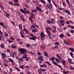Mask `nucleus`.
Segmentation results:
<instances>
[{"label":"nucleus","instance_id":"nucleus-1","mask_svg":"<svg viewBox=\"0 0 74 74\" xmlns=\"http://www.w3.org/2000/svg\"><path fill=\"white\" fill-rule=\"evenodd\" d=\"M19 51L21 53L24 54L23 58L25 59H26V58L27 57V55L25 54V53L27 52L26 50L25 49H19Z\"/></svg>","mask_w":74,"mask_h":74},{"label":"nucleus","instance_id":"nucleus-2","mask_svg":"<svg viewBox=\"0 0 74 74\" xmlns=\"http://www.w3.org/2000/svg\"><path fill=\"white\" fill-rule=\"evenodd\" d=\"M52 29L49 27H47V28L46 29V32L48 34V37L50 39H52V37H51V33L49 30H51Z\"/></svg>","mask_w":74,"mask_h":74},{"label":"nucleus","instance_id":"nucleus-3","mask_svg":"<svg viewBox=\"0 0 74 74\" xmlns=\"http://www.w3.org/2000/svg\"><path fill=\"white\" fill-rule=\"evenodd\" d=\"M24 31L26 32V33L27 34H29V32L26 28H24L23 30H22L21 32L22 33H23L24 34H25V32H23Z\"/></svg>","mask_w":74,"mask_h":74},{"label":"nucleus","instance_id":"nucleus-4","mask_svg":"<svg viewBox=\"0 0 74 74\" xmlns=\"http://www.w3.org/2000/svg\"><path fill=\"white\" fill-rule=\"evenodd\" d=\"M40 36L41 37V39H42V41L43 40V39L44 38V37H45V35L44 34L43 32H42L41 33Z\"/></svg>","mask_w":74,"mask_h":74},{"label":"nucleus","instance_id":"nucleus-5","mask_svg":"<svg viewBox=\"0 0 74 74\" xmlns=\"http://www.w3.org/2000/svg\"><path fill=\"white\" fill-rule=\"evenodd\" d=\"M29 39H31V40H34V41H35L36 40V39L37 38V37H36V36H33L32 37H29Z\"/></svg>","mask_w":74,"mask_h":74},{"label":"nucleus","instance_id":"nucleus-6","mask_svg":"<svg viewBox=\"0 0 74 74\" xmlns=\"http://www.w3.org/2000/svg\"><path fill=\"white\" fill-rule=\"evenodd\" d=\"M35 27H39V26H37V24L36 23H34L33 24V25H32L31 26V28H32L33 29H34V28H35Z\"/></svg>","mask_w":74,"mask_h":74},{"label":"nucleus","instance_id":"nucleus-7","mask_svg":"<svg viewBox=\"0 0 74 74\" xmlns=\"http://www.w3.org/2000/svg\"><path fill=\"white\" fill-rule=\"evenodd\" d=\"M1 55L3 57L2 58H3V59H4V58H7V55L5 54V53H1Z\"/></svg>","mask_w":74,"mask_h":74},{"label":"nucleus","instance_id":"nucleus-8","mask_svg":"<svg viewBox=\"0 0 74 74\" xmlns=\"http://www.w3.org/2000/svg\"><path fill=\"white\" fill-rule=\"evenodd\" d=\"M36 10H37V11H39L40 12H43L42 10L38 7H36Z\"/></svg>","mask_w":74,"mask_h":74},{"label":"nucleus","instance_id":"nucleus-9","mask_svg":"<svg viewBox=\"0 0 74 74\" xmlns=\"http://www.w3.org/2000/svg\"><path fill=\"white\" fill-rule=\"evenodd\" d=\"M60 23H61V25L62 26H64V21L62 20L61 19L60 21Z\"/></svg>","mask_w":74,"mask_h":74},{"label":"nucleus","instance_id":"nucleus-10","mask_svg":"<svg viewBox=\"0 0 74 74\" xmlns=\"http://www.w3.org/2000/svg\"><path fill=\"white\" fill-rule=\"evenodd\" d=\"M64 12H66V13H67L68 15H71V13H70V12L68 10H64Z\"/></svg>","mask_w":74,"mask_h":74},{"label":"nucleus","instance_id":"nucleus-11","mask_svg":"<svg viewBox=\"0 0 74 74\" xmlns=\"http://www.w3.org/2000/svg\"><path fill=\"white\" fill-rule=\"evenodd\" d=\"M64 42L65 44H66V45H69V41L67 40H64Z\"/></svg>","mask_w":74,"mask_h":74},{"label":"nucleus","instance_id":"nucleus-12","mask_svg":"<svg viewBox=\"0 0 74 74\" xmlns=\"http://www.w3.org/2000/svg\"><path fill=\"white\" fill-rule=\"evenodd\" d=\"M56 56L57 57V58H58V59H60V60H63V59L62 58H61V56H60L59 55V54H57L56 55Z\"/></svg>","mask_w":74,"mask_h":74},{"label":"nucleus","instance_id":"nucleus-13","mask_svg":"<svg viewBox=\"0 0 74 74\" xmlns=\"http://www.w3.org/2000/svg\"><path fill=\"white\" fill-rule=\"evenodd\" d=\"M55 59V57H52L51 58H49V60L50 61H52L53 62L54 61V59Z\"/></svg>","mask_w":74,"mask_h":74},{"label":"nucleus","instance_id":"nucleus-14","mask_svg":"<svg viewBox=\"0 0 74 74\" xmlns=\"http://www.w3.org/2000/svg\"><path fill=\"white\" fill-rule=\"evenodd\" d=\"M42 58H43V56H40L39 57V59L40 60L41 62H42V61H43V59H42Z\"/></svg>","mask_w":74,"mask_h":74},{"label":"nucleus","instance_id":"nucleus-15","mask_svg":"<svg viewBox=\"0 0 74 74\" xmlns=\"http://www.w3.org/2000/svg\"><path fill=\"white\" fill-rule=\"evenodd\" d=\"M67 4H68V5H70V7H72V6H73V5H72V4H71V2H70V3H70V2L69 1L67 2Z\"/></svg>","mask_w":74,"mask_h":74},{"label":"nucleus","instance_id":"nucleus-16","mask_svg":"<svg viewBox=\"0 0 74 74\" xmlns=\"http://www.w3.org/2000/svg\"><path fill=\"white\" fill-rule=\"evenodd\" d=\"M41 48L42 49H44L45 48V46L44 45H42L41 46Z\"/></svg>","mask_w":74,"mask_h":74},{"label":"nucleus","instance_id":"nucleus-17","mask_svg":"<svg viewBox=\"0 0 74 74\" xmlns=\"http://www.w3.org/2000/svg\"><path fill=\"white\" fill-rule=\"evenodd\" d=\"M68 60H69V63H70L71 64H73V62L71 61H72V60L71 59H68Z\"/></svg>","mask_w":74,"mask_h":74},{"label":"nucleus","instance_id":"nucleus-18","mask_svg":"<svg viewBox=\"0 0 74 74\" xmlns=\"http://www.w3.org/2000/svg\"><path fill=\"white\" fill-rule=\"evenodd\" d=\"M54 59L56 60V61H57V62H57V63H59V62H61V61L60 60H59V59H58V58H55V57Z\"/></svg>","mask_w":74,"mask_h":74},{"label":"nucleus","instance_id":"nucleus-19","mask_svg":"<svg viewBox=\"0 0 74 74\" xmlns=\"http://www.w3.org/2000/svg\"><path fill=\"white\" fill-rule=\"evenodd\" d=\"M44 52V54L45 56H47V58H48L49 56L48 55V54H47V52L45 51Z\"/></svg>","mask_w":74,"mask_h":74},{"label":"nucleus","instance_id":"nucleus-20","mask_svg":"<svg viewBox=\"0 0 74 74\" xmlns=\"http://www.w3.org/2000/svg\"><path fill=\"white\" fill-rule=\"evenodd\" d=\"M41 69H38V71L39 72V74H41L42 73V70H41Z\"/></svg>","mask_w":74,"mask_h":74},{"label":"nucleus","instance_id":"nucleus-21","mask_svg":"<svg viewBox=\"0 0 74 74\" xmlns=\"http://www.w3.org/2000/svg\"><path fill=\"white\" fill-rule=\"evenodd\" d=\"M33 2L34 3L36 4H38L39 3L37 1H33Z\"/></svg>","mask_w":74,"mask_h":74},{"label":"nucleus","instance_id":"nucleus-22","mask_svg":"<svg viewBox=\"0 0 74 74\" xmlns=\"http://www.w3.org/2000/svg\"><path fill=\"white\" fill-rule=\"evenodd\" d=\"M64 35L62 34H60V37L61 38H63L64 37Z\"/></svg>","mask_w":74,"mask_h":74},{"label":"nucleus","instance_id":"nucleus-23","mask_svg":"<svg viewBox=\"0 0 74 74\" xmlns=\"http://www.w3.org/2000/svg\"><path fill=\"white\" fill-rule=\"evenodd\" d=\"M19 28L20 29H22V24H20L19 25Z\"/></svg>","mask_w":74,"mask_h":74},{"label":"nucleus","instance_id":"nucleus-24","mask_svg":"<svg viewBox=\"0 0 74 74\" xmlns=\"http://www.w3.org/2000/svg\"><path fill=\"white\" fill-rule=\"evenodd\" d=\"M48 1L49 4L50 5H51V8H52V5L51 3V0H50V1Z\"/></svg>","mask_w":74,"mask_h":74},{"label":"nucleus","instance_id":"nucleus-25","mask_svg":"<svg viewBox=\"0 0 74 74\" xmlns=\"http://www.w3.org/2000/svg\"><path fill=\"white\" fill-rule=\"evenodd\" d=\"M31 16H32L33 18H35V16H34V14L32 13H31V14H30Z\"/></svg>","mask_w":74,"mask_h":74},{"label":"nucleus","instance_id":"nucleus-26","mask_svg":"<svg viewBox=\"0 0 74 74\" xmlns=\"http://www.w3.org/2000/svg\"><path fill=\"white\" fill-rule=\"evenodd\" d=\"M12 46H11V47L12 48H16V46L13 45H12Z\"/></svg>","mask_w":74,"mask_h":74},{"label":"nucleus","instance_id":"nucleus-27","mask_svg":"<svg viewBox=\"0 0 74 74\" xmlns=\"http://www.w3.org/2000/svg\"><path fill=\"white\" fill-rule=\"evenodd\" d=\"M25 46L27 47H29L30 46V45L29 44L26 43L25 44Z\"/></svg>","mask_w":74,"mask_h":74},{"label":"nucleus","instance_id":"nucleus-28","mask_svg":"<svg viewBox=\"0 0 74 74\" xmlns=\"http://www.w3.org/2000/svg\"><path fill=\"white\" fill-rule=\"evenodd\" d=\"M62 64L63 65H66V62L62 60Z\"/></svg>","mask_w":74,"mask_h":74},{"label":"nucleus","instance_id":"nucleus-29","mask_svg":"<svg viewBox=\"0 0 74 74\" xmlns=\"http://www.w3.org/2000/svg\"><path fill=\"white\" fill-rule=\"evenodd\" d=\"M4 36L5 37H8V34L6 32L5 33Z\"/></svg>","mask_w":74,"mask_h":74},{"label":"nucleus","instance_id":"nucleus-30","mask_svg":"<svg viewBox=\"0 0 74 74\" xmlns=\"http://www.w3.org/2000/svg\"><path fill=\"white\" fill-rule=\"evenodd\" d=\"M69 49L70 51H73L74 52V49L72 48H69Z\"/></svg>","mask_w":74,"mask_h":74},{"label":"nucleus","instance_id":"nucleus-31","mask_svg":"<svg viewBox=\"0 0 74 74\" xmlns=\"http://www.w3.org/2000/svg\"><path fill=\"white\" fill-rule=\"evenodd\" d=\"M10 62H12V64H14V61H13L12 59L11 58H10Z\"/></svg>","mask_w":74,"mask_h":74},{"label":"nucleus","instance_id":"nucleus-32","mask_svg":"<svg viewBox=\"0 0 74 74\" xmlns=\"http://www.w3.org/2000/svg\"><path fill=\"white\" fill-rule=\"evenodd\" d=\"M66 34L67 35V36L68 37H70V36H71V34L68 33H66Z\"/></svg>","mask_w":74,"mask_h":74},{"label":"nucleus","instance_id":"nucleus-33","mask_svg":"<svg viewBox=\"0 0 74 74\" xmlns=\"http://www.w3.org/2000/svg\"><path fill=\"white\" fill-rule=\"evenodd\" d=\"M46 5L47 7H48V8H49V9H50V8H51V5H48V4H47Z\"/></svg>","mask_w":74,"mask_h":74},{"label":"nucleus","instance_id":"nucleus-34","mask_svg":"<svg viewBox=\"0 0 74 74\" xmlns=\"http://www.w3.org/2000/svg\"><path fill=\"white\" fill-rule=\"evenodd\" d=\"M1 48H4L5 47V46L3 44L1 45Z\"/></svg>","mask_w":74,"mask_h":74},{"label":"nucleus","instance_id":"nucleus-35","mask_svg":"<svg viewBox=\"0 0 74 74\" xmlns=\"http://www.w3.org/2000/svg\"><path fill=\"white\" fill-rule=\"evenodd\" d=\"M32 12H34V13H36L37 10H36L33 9L32 10Z\"/></svg>","mask_w":74,"mask_h":74},{"label":"nucleus","instance_id":"nucleus-36","mask_svg":"<svg viewBox=\"0 0 74 74\" xmlns=\"http://www.w3.org/2000/svg\"><path fill=\"white\" fill-rule=\"evenodd\" d=\"M0 25L1 26H4V23L2 22H0Z\"/></svg>","mask_w":74,"mask_h":74},{"label":"nucleus","instance_id":"nucleus-37","mask_svg":"<svg viewBox=\"0 0 74 74\" xmlns=\"http://www.w3.org/2000/svg\"><path fill=\"white\" fill-rule=\"evenodd\" d=\"M58 30H59V32H63L62 29L61 28L58 29Z\"/></svg>","mask_w":74,"mask_h":74},{"label":"nucleus","instance_id":"nucleus-38","mask_svg":"<svg viewBox=\"0 0 74 74\" xmlns=\"http://www.w3.org/2000/svg\"><path fill=\"white\" fill-rule=\"evenodd\" d=\"M40 1V2H41V3H45V1L42 0H41Z\"/></svg>","mask_w":74,"mask_h":74},{"label":"nucleus","instance_id":"nucleus-39","mask_svg":"<svg viewBox=\"0 0 74 74\" xmlns=\"http://www.w3.org/2000/svg\"><path fill=\"white\" fill-rule=\"evenodd\" d=\"M26 61H28L29 60V59H30V58H29V57H27L26 58Z\"/></svg>","mask_w":74,"mask_h":74},{"label":"nucleus","instance_id":"nucleus-40","mask_svg":"<svg viewBox=\"0 0 74 74\" xmlns=\"http://www.w3.org/2000/svg\"><path fill=\"white\" fill-rule=\"evenodd\" d=\"M1 41H2V40H3V41H4V37L2 36H1Z\"/></svg>","mask_w":74,"mask_h":74},{"label":"nucleus","instance_id":"nucleus-41","mask_svg":"<svg viewBox=\"0 0 74 74\" xmlns=\"http://www.w3.org/2000/svg\"><path fill=\"white\" fill-rule=\"evenodd\" d=\"M24 59V58L23 57H22L21 58H20V59L22 62H24V61H23V59Z\"/></svg>","mask_w":74,"mask_h":74},{"label":"nucleus","instance_id":"nucleus-42","mask_svg":"<svg viewBox=\"0 0 74 74\" xmlns=\"http://www.w3.org/2000/svg\"><path fill=\"white\" fill-rule=\"evenodd\" d=\"M71 56L73 58V53L72 52H70Z\"/></svg>","mask_w":74,"mask_h":74},{"label":"nucleus","instance_id":"nucleus-43","mask_svg":"<svg viewBox=\"0 0 74 74\" xmlns=\"http://www.w3.org/2000/svg\"><path fill=\"white\" fill-rule=\"evenodd\" d=\"M52 32H53V33H55L56 32V30L55 29H53Z\"/></svg>","mask_w":74,"mask_h":74},{"label":"nucleus","instance_id":"nucleus-44","mask_svg":"<svg viewBox=\"0 0 74 74\" xmlns=\"http://www.w3.org/2000/svg\"><path fill=\"white\" fill-rule=\"evenodd\" d=\"M47 22L49 24H50V23H51V22L49 21V20H47Z\"/></svg>","mask_w":74,"mask_h":74},{"label":"nucleus","instance_id":"nucleus-45","mask_svg":"<svg viewBox=\"0 0 74 74\" xmlns=\"http://www.w3.org/2000/svg\"><path fill=\"white\" fill-rule=\"evenodd\" d=\"M6 51L7 52H10V49H8L7 50H6Z\"/></svg>","mask_w":74,"mask_h":74},{"label":"nucleus","instance_id":"nucleus-46","mask_svg":"<svg viewBox=\"0 0 74 74\" xmlns=\"http://www.w3.org/2000/svg\"><path fill=\"white\" fill-rule=\"evenodd\" d=\"M53 63L54 64H55V65H58V64L54 62V61H53Z\"/></svg>","mask_w":74,"mask_h":74},{"label":"nucleus","instance_id":"nucleus-47","mask_svg":"<svg viewBox=\"0 0 74 74\" xmlns=\"http://www.w3.org/2000/svg\"><path fill=\"white\" fill-rule=\"evenodd\" d=\"M70 69H71V70H74V68L73 67L71 66L70 67Z\"/></svg>","mask_w":74,"mask_h":74},{"label":"nucleus","instance_id":"nucleus-48","mask_svg":"<svg viewBox=\"0 0 74 74\" xmlns=\"http://www.w3.org/2000/svg\"><path fill=\"white\" fill-rule=\"evenodd\" d=\"M24 18H23V17L22 16L21 17V19L23 21H25V20L24 19Z\"/></svg>","mask_w":74,"mask_h":74},{"label":"nucleus","instance_id":"nucleus-49","mask_svg":"<svg viewBox=\"0 0 74 74\" xmlns=\"http://www.w3.org/2000/svg\"><path fill=\"white\" fill-rule=\"evenodd\" d=\"M32 32H33V33H34V32H36L37 31L34 30V29H32Z\"/></svg>","mask_w":74,"mask_h":74},{"label":"nucleus","instance_id":"nucleus-50","mask_svg":"<svg viewBox=\"0 0 74 74\" xmlns=\"http://www.w3.org/2000/svg\"><path fill=\"white\" fill-rule=\"evenodd\" d=\"M20 11H21V12H23H23H24V10L22 9H20Z\"/></svg>","mask_w":74,"mask_h":74},{"label":"nucleus","instance_id":"nucleus-51","mask_svg":"<svg viewBox=\"0 0 74 74\" xmlns=\"http://www.w3.org/2000/svg\"><path fill=\"white\" fill-rule=\"evenodd\" d=\"M19 1H18V0H14V1H13V2L14 3H15V2H16V3H18V2Z\"/></svg>","mask_w":74,"mask_h":74},{"label":"nucleus","instance_id":"nucleus-52","mask_svg":"<svg viewBox=\"0 0 74 74\" xmlns=\"http://www.w3.org/2000/svg\"><path fill=\"white\" fill-rule=\"evenodd\" d=\"M46 63H47L48 64H49V66H51V63H50L49 62H47Z\"/></svg>","mask_w":74,"mask_h":74},{"label":"nucleus","instance_id":"nucleus-53","mask_svg":"<svg viewBox=\"0 0 74 74\" xmlns=\"http://www.w3.org/2000/svg\"><path fill=\"white\" fill-rule=\"evenodd\" d=\"M7 15L6 16L7 17H9V16H10V14H8L7 13L6 14Z\"/></svg>","mask_w":74,"mask_h":74},{"label":"nucleus","instance_id":"nucleus-54","mask_svg":"<svg viewBox=\"0 0 74 74\" xmlns=\"http://www.w3.org/2000/svg\"><path fill=\"white\" fill-rule=\"evenodd\" d=\"M26 12L28 14H30V12L28 10Z\"/></svg>","mask_w":74,"mask_h":74},{"label":"nucleus","instance_id":"nucleus-55","mask_svg":"<svg viewBox=\"0 0 74 74\" xmlns=\"http://www.w3.org/2000/svg\"><path fill=\"white\" fill-rule=\"evenodd\" d=\"M62 4H63V5H64V7H66V4H65V3H63V2H62Z\"/></svg>","mask_w":74,"mask_h":74},{"label":"nucleus","instance_id":"nucleus-56","mask_svg":"<svg viewBox=\"0 0 74 74\" xmlns=\"http://www.w3.org/2000/svg\"><path fill=\"white\" fill-rule=\"evenodd\" d=\"M74 30H73V29H71V33H74Z\"/></svg>","mask_w":74,"mask_h":74},{"label":"nucleus","instance_id":"nucleus-57","mask_svg":"<svg viewBox=\"0 0 74 74\" xmlns=\"http://www.w3.org/2000/svg\"><path fill=\"white\" fill-rule=\"evenodd\" d=\"M37 54L38 55H41V53L40 52H38L37 53Z\"/></svg>","mask_w":74,"mask_h":74},{"label":"nucleus","instance_id":"nucleus-58","mask_svg":"<svg viewBox=\"0 0 74 74\" xmlns=\"http://www.w3.org/2000/svg\"><path fill=\"white\" fill-rule=\"evenodd\" d=\"M53 29H56V26H54L53 27Z\"/></svg>","mask_w":74,"mask_h":74},{"label":"nucleus","instance_id":"nucleus-59","mask_svg":"<svg viewBox=\"0 0 74 74\" xmlns=\"http://www.w3.org/2000/svg\"><path fill=\"white\" fill-rule=\"evenodd\" d=\"M55 45H59V43H58V42H56L55 43Z\"/></svg>","mask_w":74,"mask_h":74},{"label":"nucleus","instance_id":"nucleus-60","mask_svg":"<svg viewBox=\"0 0 74 74\" xmlns=\"http://www.w3.org/2000/svg\"><path fill=\"white\" fill-rule=\"evenodd\" d=\"M29 20L30 21H32V17L31 16H30L29 17Z\"/></svg>","mask_w":74,"mask_h":74},{"label":"nucleus","instance_id":"nucleus-61","mask_svg":"<svg viewBox=\"0 0 74 74\" xmlns=\"http://www.w3.org/2000/svg\"><path fill=\"white\" fill-rule=\"evenodd\" d=\"M9 4H11V5H12L13 4V3L12 2H9Z\"/></svg>","mask_w":74,"mask_h":74},{"label":"nucleus","instance_id":"nucleus-62","mask_svg":"<svg viewBox=\"0 0 74 74\" xmlns=\"http://www.w3.org/2000/svg\"><path fill=\"white\" fill-rule=\"evenodd\" d=\"M3 65H4V66H5V67H7V64L4 63V64H3Z\"/></svg>","mask_w":74,"mask_h":74},{"label":"nucleus","instance_id":"nucleus-63","mask_svg":"<svg viewBox=\"0 0 74 74\" xmlns=\"http://www.w3.org/2000/svg\"><path fill=\"white\" fill-rule=\"evenodd\" d=\"M10 56H12H12H13L12 53L11 54H10Z\"/></svg>","mask_w":74,"mask_h":74},{"label":"nucleus","instance_id":"nucleus-64","mask_svg":"<svg viewBox=\"0 0 74 74\" xmlns=\"http://www.w3.org/2000/svg\"><path fill=\"white\" fill-rule=\"evenodd\" d=\"M71 29H74V27L73 26H71Z\"/></svg>","mask_w":74,"mask_h":74}]
</instances>
